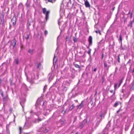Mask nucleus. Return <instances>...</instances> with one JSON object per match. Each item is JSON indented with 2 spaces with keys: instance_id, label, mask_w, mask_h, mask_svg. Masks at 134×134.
I'll use <instances>...</instances> for the list:
<instances>
[{
  "instance_id": "44",
  "label": "nucleus",
  "mask_w": 134,
  "mask_h": 134,
  "mask_svg": "<svg viewBox=\"0 0 134 134\" xmlns=\"http://www.w3.org/2000/svg\"><path fill=\"white\" fill-rule=\"evenodd\" d=\"M42 120V119H40L39 118H38V121H41V120Z\"/></svg>"
},
{
  "instance_id": "36",
  "label": "nucleus",
  "mask_w": 134,
  "mask_h": 134,
  "mask_svg": "<svg viewBox=\"0 0 134 134\" xmlns=\"http://www.w3.org/2000/svg\"><path fill=\"white\" fill-rule=\"evenodd\" d=\"M132 75L133 76V77L134 78V69H133L132 71Z\"/></svg>"
},
{
  "instance_id": "22",
  "label": "nucleus",
  "mask_w": 134,
  "mask_h": 134,
  "mask_svg": "<svg viewBox=\"0 0 134 134\" xmlns=\"http://www.w3.org/2000/svg\"><path fill=\"white\" fill-rule=\"evenodd\" d=\"M123 79H121L119 81V85L118 87H119L121 85V83H122L123 81Z\"/></svg>"
},
{
  "instance_id": "43",
  "label": "nucleus",
  "mask_w": 134,
  "mask_h": 134,
  "mask_svg": "<svg viewBox=\"0 0 134 134\" xmlns=\"http://www.w3.org/2000/svg\"><path fill=\"white\" fill-rule=\"evenodd\" d=\"M103 116V114L102 113H101L100 115V116L102 117Z\"/></svg>"
},
{
  "instance_id": "54",
  "label": "nucleus",
  "mask_w": 134,
  "mask_h": 134,
  "mask_svg": "<svg viewBox=\"0 0 134 134\" xmlns=\"http://www.w3.org/2000/svg\"><path fill=\"white\" fill-rule=\"evenodd\" d=\"M115 9V7H113V10H114Z\"/></svg>"
},
{
  "instance_id": "25",
  "label": "nucleus",
  "mask_w": 134,
  "mask_h": 134,
  "mask_svg": "<svg viewBox=\"0 0 134 134\" xmlns=\"http://www.w3.org/2000/svg\"><path fill=\"white\" fill-rule=\"evenodd\" d=\"M14 62L15 63L18 64L19 63V61L17 59H15L14 60Z\"/></svg>"
},
{
  "instance_id": "38",
  "label": "nucleus",
  "mask_w": 134,
  "mask_h": 134,
  "mask_svg": "<svg viewBox=\"0 0 134 134\" xmlns=\"http://www.w3.org/2000/svg\"><path fill=\"white\" fill-rule=\"evenodd\" d=\"M97 70V69L96 68H94L93 69H92V71H94L95 72Z\"/></svg>"
},
{
  "instance_id": "40",
  "label": "nucleus",
  "mask_w": 134,
  "mask_h": 134,
  "mask_svg": "<svg viewBox=\"0 0 134 134\" xmlns=\"http://www.w3.org/2000/svg\"><path fill=\"white\" fill-rule=\"evenodd\" d=\"M48 2H53V0H48Z\"/></svg>"
},
{
  "instance_id": "11",
  "label": "nucleus",
  "mask_w": 134,
  "mask_h": 134,
  "mask_svg": "<svg viewBox=\"0 0 134 134\" xmlns=\"http://www.w3.org/2000/svg\"><path fill=\"white\" fill-rule=\"evenodd\" d=\"M131 93V91L129 90V91H128L126 95L124 94V97H125V98H126Z\"/></svg>"
},
{
  "instance_id": "33",
  "label": "nucleus",
  "mask_w": 134,
  "mask_h": 134,
  "mask_svg": "<svg viewBox=\"0 0 134 134\" xmlns=\"http://www.w3.org/2000/svg\"><path fill=\"white\" fill-rule=\"evenodd\" d=\"M47 85H46L44 86V88H43V91H45V90L47 88Z\"/></svg>"
},
{
  "instance_id": "15",
  "label": "nucleus",
  "mask_w": 134,
  "mask_h": 134,
  "mask_svg": "<svg viewBox=\"0 0 134 134\" xmlns=\"http://www.w3.org/2000/svg\"><path fill=\"white\" fill-rule=\"evenodd\" d=\"M132 86L131 89L132 90H134V81H133L131 84Z\"/></svg>"
},
{
  "instance_id": "12",
  "label": "nucleus",
  "mask_w": 134,
  "mask_h": 134,
  "mask_svg": "<svg viewBox=\"0 0 134 134\" xmlns=\"http://www.w3.org/2000/svg\"><path fill=\"white\" fill-rule=\"evenodd\" d=\"M13 48H14L16 44V40L15 38H14L13 40Z\"/></svg>"
},
{
  "instance_id": "34",
  "label": "nucleus",
  "mask_w": 134,
  "mask_h": 134,
  "mask_svg": "<svg viewBox=\"0 0 134 134\" xmlns=\"http://www.w3.org/2000/svg\"><path fill=\"white\" fill-rule=\"evenodd\" d=\"M23 102L22 101H21L20 102V104L21 105V106L23 108Z\"/></svg>"
},
{
  "instance_id": "5",
  "label": "nucleus",
  "mask_w": 134,
  "mask_h": 134,
  "mask_svg": "<svg viewBox=\"0 0 134 134\" xmlns=\"http://www.w3.org/2000/svg\"><path fill=\"white\" fill-rule=\"evenodd\" d=\"M41 130V131L43 132L44 133H46L48 131V130L46 129V128L45 127H43L42 128Z\"/></svg>"
},
{
  "instance_id": "3",
  "label": "nucleus",
  "mask_w": 134,
  "mask_h": 134,
  "mask_svg": "<svg viewBox=\"0 0 134 134\" xmlns=\"http://www.w3.org/2000/svg\"><path fill=\"white\" fill-rule=\"evenodd\" d=\"M22 89L25 91H26L28 90V88L26 85L24 84H23L22 86Z\"/></svg>"
},
{
  "instance_id": "21",
  "label": "nucleus",
  "mask_w": 134,
  "mask_h": 134,
  "mask_svg": "<svg viewBox=\"0 0 134 134\" xmlns=\"http://www.w3.org/2000/svg\"><path fill=\"white\" fill-rule=\"evenodd\" d=\"M134 20H133L132 21H131L130 23L129 24V25L131 27H132V25L133 23L134 22Z\"/></svg>"
},
{
  "instance_id": "48",
  "label": "nucleus",
  "mask_w": 134,
  "mask_h": 134,
  "mask_svg": "<svg viewBox=\"0 0 134 134\" xmlns=\"http://www.w3.org/2000/svg\"><path fill=\"white\" fill-rule=\"evenodd\" d=\"M62 113L63 114H64L65 113V111L64 110H63L62 111Z\"/></svg>"
},
{
  "instance_id": "31",
  "label": "nucleus",
  "mask_w": 134,
  "mask_h": 134,
  "mask_svg": "<svg viewBox=\"0 0 134 134\" xmlns=\"http://www.w3.org/2000/svg\"><path fill=\"white\" fill-rule=\"evenodd\" d=\"M27 80H28V77H27ZM33 78H32V77L31 78V80H29V81L31 82H32V80H33ZM29 81V80H28Z\"/></svg>"
},
{
  "instance_id": "64",
  "label": "nucleus",
  "mask_w": 134,
  "mask_h": 134,
  "mask_svg": "<svg viewBox=\"0 0 134 134\" xmlns=\"http://www.w3.org/2000/svg\"><path fill=\"white\" fill-rule=\"evenodd\" d=\"M71 0H69V2H70Z\"/></svg>"
},
{
  "instance_id": "39",
  "label": "nucleus",
  "mask_w": 134,
  "mask_h": 134,
  "mask_svg": "<svg viewBox=\"0 0 134 134\" xmlns=\"http://www.w3.org/2000/svg\"><path fill=\"white\" fill-rule=\"evenodd\" d=\"M125 91L123 89H122V92L124 94Z\"/></svg>"
},
{
  "instance_id": "26",
  "label": "nucleus",
  "mask_w": 134,
  "mask_h": 134,
  "mask_svg": "<svg viewBox=\"0 0 134 134\" xmlns=\"http://www.w3.org/2000/svg\"><path fill=\"white\" fill-rule=\"evenodd\" d=\"M118 104V102H116L114 104L113 106L114 107H116Z\"/></svg>"
},
{
  "instance_id": "29",
  "label": "nucleus",
  "mask_w": 134,
  "mask_h": 134,
  "mask_svg": "<svg viewBox=\"0 0 134 134\" xmlns=\"http://www.w3.org/2000/svg\"><path fill=\"white\" fill-rule=\"evenodd\" d=\"M104 67L105 68H106L107 67L108 65L107 63L105 62L104 63Z\"/></svg>"
},
{
  "instance_id": "8",
  "label": "nucleus",
  "mask_w": 134,
  "mask_h": 134,
  "mask_svg": "<svg viewBox=\"0 0 134 134\" xmlns=\"http://www.w3.org/2000/svg\"><path fill=\"white\" fill-rule=\"evenodd\" d=\"M85 5L86 7L89 8L90 7V5L88 1L87 0L85 1Z\"/></svg>"
},
{
  "instance_id": "62",
  "label": "nucleus",
  "mask_w": 134,
  "mask_h": 134,
  "mask_svg": "<svg viewBox=\"0 0 134 134\" xmlns=\"http://www.w3.org/2000/svg\"><path fill=\"white\" fill-rule=\"evenodd\" d=\"M81 126L82 127V126H83V125L82 126L81 125Z\"/></svg>"
},
{
  "instance_id": "55",
  "label": "nucleus",
  "mask_w": 134,
  "mask_h": 134,
  "mask_svg": "<svg viewBox=\"0 0 134 134\" xmlns=\"http://www.w3.org/2000/svg\"><path fill=\"white\" fill-rule=\"evenodd\" d=\"M39 99H38V100H37V103H37V102H38V101H39ZM36 104H37V103H36Z\"/></svg>"
},
{
  "instance_id": "4",
  "label": "nucleus",
  "mask_w": 134,
  "mask_h": 134,
  "mask_svg": "<svg viewBox=\"0 0 134 134\" xmlns=\"http://www.w3.org/2000/svg\"><path fill=\"white\" fill-rule=\"evenodd\" d=\"M50 111V110L49 109H44V114L45 115H47L48 114Z\"/></svg>"
},
{
  "instance_id": "18",
  "label": "nucleus",
  "mask_w": 134,
  "mask_h": 134,
  "mask_svg": "<svg viewBox=\"0 0 134 134\" xmlns=\"http://www.w3.org/2000/svg\"><path fill=\"white\" fill-rule=\"evenodd\" d=\"M127 15H130V18H132V13L131 12V10L129 11L128 14Z\"/></svg>"
},
{
  "instance_id": "56",
  "label": "nucleus",
  "mask_w": 134,
  "mask_h": 134,
  "mask_svg": "<svg viewBox=\"0 0 134 134\" xmlns=\"http://www.w3.org/2000/svg\"><path fill=\"white\" fill-rule=\"evenodd\" d=\"M29 10H28L27 11V14H28V13H29Z\"/></svg>"
},
{
  "instance_id": "41",
  "label": "nucleus",
  "mask_w": 134,
  "mask_h": 134,
  "mask_svg": "<svg viewBox=\"0 0 134 134\" xmlns=\"http://www.w3.org/2000/svg\"><path fill=\"white\" fill-rule=\"evenodd\" d=\"M47 31H44V34L45 35H47Z\"/></svg>"
},
{
  "instance_id": "57",
  "label": "nucleus",
  "mask_w": 134,
  "mask_h": 134,
  "mask_svg": "<svg viewBox=\"0 0 134 134\" xmlns=\"http://www.w3.org/2000/svg\"><path fill=\"white\" fill-rule=\"evenodd\" d=\"M127 129H128V128H125V129L126 130H127Z\"/></svg>"
},
{
  "instance_id": "47",
  "label": "nucleus",
  "mask_w": 134,
  "mask_h": 134,
  "mask_svg": "<svg viewBox=\"0 0 134 134\" xmlns=\"http://www.w3.org/2000/svg\"><path fill=\"white\" fill-rule=\"evenodd\" d=\"M104 57V55L103 54H102V59Z\"/></svg>"
},
{
  "instance_id": "9",
  "label": "nucleus",
  "mask_w": 134,
  "mask_h": 134,
  "mask_svg": "<svg viewBox=\"0 0 134 134\" xmlns=\"http://www.w3.org/2000/svg\"><path fill=\"white\" fill-rule=\"evenodd\" d=\"M83 106V101H82L81 104L77 106V108L78 109H80Z\"/></svg>"
},
{
  "instance_id": "1",
  "label": "nucleus",
  "mask_w": 134,
  "mask_h": 134,
  "mask_svg": "<svg viewBox=\"0 0 134 134\" xmlns=\"http://www.w3.org/2000/svg\"><path fill=\"white\" fill-rule=\"evenodd\" d=\"M42 12L43 13L46 15L45 20L47 21L48 19L50 11L49 10L47 11L46 8H44L42 9Z\"/></svg>"
},
{
  "instance_id": "61",
  "label": "nucleus",
  "mask_w": 134,
  "mask_h": 134,
  "mask_svg": "<svg viewBox=\"0 0 134 134\" xmlns=\"http://www.w3.org/2000/svg\"><path fill=\"white\" fill-rule=\"evenodd\" d=\"M75 101H76V102H77V100H76Z\"/></svg>"
},
{
  "instance_id": "13",
  "label": "nucleus",
  "mask_w": 134,
  "mask_h": 134,
  "mask_svg": "<svg viewBox=\"0 0 134 134\" xmlns=\"http://www.w3.org/2000/svg\"><path fill=\"white\" fill-rule=\"evenodd\" d=\"M57 57H55V55H54V57L53 59V64L54 65L55 63H56L57 61Z\"/></svg>"
},
{
  "instance_id": "58",
  "label": "nucleus",
  "mask_w": 134,
  "mask_h": 134,
  "mask_svg": "<svg viewBox=\"0 0 134 134\" xmlns=\"http://www.w3.org/2000/svg\"><path fill=\"white\" fill-rule=\"evenodd\" d=\"M81 12L82 13H83V11H82L81 10Z\"/></svg>"
},
{
  "instance_id": "52",
  "label": "nucleus",
  "mask_w": 134,
  "mask_h": 134,
  "mask_svg": "<svg viewBox=\"0 0 134 134\" xmlns=\"http://www.w3.org/2000/svg\"><path fill=\"white\" fill-rule=\"evenodd\" d=\"M52 79V78H51V77H50L49 78V80H50V79L51 80Z\"/></svg>"
},
{
  "instance_id": "30",
  "label": "nucleus",
  "mask_w": 134,
  "mask_h": 134,
  "mask_svg": "<svg viewBox=\"0 0 134 134\" xmlns=\"http://www.w3.org/2000/svg\"><path fill=\"white\" fill-rule=\"evenodd\" d=\"M119 55L118 56V62L119 63H120V57H119Z\"/></svg>"
},
{
  "instance_id": "7",
  "label": "nucleus",
  "mask_w": 134,
  "mask_h": 134,
  "mask_svg": "<svg viewBox=\"0 0 134 134\" xmlns=\"http://www.w3.org/2000/svg\"><path fill=\"white\" fill-rule=\"evenodd\" d=\"M11 22L12 23L13 25H15L16 24V18L15 17H13L11 19Z\"/></svg>"
},
{
  "instance_id": "16",
  "label": "nucleus",
  "mask_w": 134,
  "mask_h": 134,
  "mask_svg": "<svg viewBox=\"0 0 134 134\" xmlns=\"http://www.w3.org/2000/svg\"><path fill=\"white\" fill-rule=\"evenodd\" d=\"M121 49L123 50H125L127 48L125 46H124L123 47H122V44H121Z\"/></svg>"
},
{
  "instance_id": "10",
  "label": "nucleus",
  "mask_w": 134,
  "mask_h": 134,
  "mask_svg": "<svg viewBox=\"0 0 134 134\" xmlns=\"http://www.w3.org/2000/svg\"><path fill=\"white\" fill-rule=\"evenodd\" d=\"M30 2L29 1V0H27V2L25 4L27 8H29L30 7Z\"/></svg>"
},
{
  "instance_id": "27",
  "label": "nucleus",
  "mask_w": 134,
  "mask_h": 134,
  "mask_svg": "<svg viewBox=\"0 0 134 134\" xmlns=\"http://www.w3.org/2000/svg\"><path fill=\"white\" fill-rule=\"evenodd\" d=\"M91 49H89L88 52V54H89L90 55H91Z\"/></svg>"
},
{
  "instance_id": "35",
  "label": "nucleus",
  "mask_w": 134,
  "mask_h": 134,
  "mask_svg": "<svg viewBox=\"0 0 134 134\" xmlns=\"http://www.w3.org/2000/svg\"><path fill=\"white\" fill-rule=\"evenodd\" d=\"M117 83H115V84L114 85V88L115 89H116L117 88Z\"/></svg>"
},
{
  "instance_id": "42",
  "label": "nucleus",
  "mask_w": 134,
  "mask_h": 134,
  "mask_svg": "<svg viewBox=\"0 0 134 134\" xmlns=\"http://www.w3.org/2000/svg\"><path fill=\"white\" fill-rule=\"evenodd\" d=\"M131 61V59L129 60V61L127 63V64H129V63H130Z\"/></svg>"
},
{
  "instance_id": "20",
  "label": "nucleus",
  "mask_w": 134,
  "mask_h": 134,
  "mask_svg": "<svg viewBox=\"0 0 134 134\" xmlns=\"http://www.w3.org/2000/svg\"><path fill=\"white\" fill-rule=\"evenodd\" d=\"M41 65V64L40 63H37L36 64V66L37 68H38Z\"/></svg>"
},
{
  "instance_id": "49",
  "label": "nucleus",
  "mask_w": 134,
  "mask_h": 134,
  "mask_svg": "<svg viewBox=\"0 0 134 134\" xmlns=\"http://www.w3.org/2000/svg\"><path fill=\"white\" fill-rule=\"evenodd\" d=\"M19 130H20V131H21V130H22V129L21 127H20L19 128Z\"/></svg>"
},
{
  "instance_id": "19",
  "label": "nucleus",
  "mask_w": 134,
  "mask_h": 134,
  "mask_svg": "<svg viewBox=\"0 0 134 134\" xmlns=\"http://www.w3.org/2000/svg\"><path fill=\"white\" fill-rule=\"evenodd\" d=\"M30 113H31V115H33L34 114H36V115H38V114H36V113H34L33 112V110H31L30 111Z\"/></svg>"
},
{
  "instance_id": "60",
  "label": "nucleus",
  "mask_w": 134,
  "mask_h": 134,
  "mask_svg": "<svg viewBox=\"0 0 134 134\" xmlns=\"http://www.w3.org/2000/svg\"><path fill=\"white\" fill-rule=\"evenodd\" d=\"M117 69V67H116V70Z\"/></svg>"
},
{
  "instance_id": "24",
  "label": "nucleus",
  "mask_w": 134,
  "mask_h": 134,
  "mask_svg": "<svg viewBox=\"0 0 134 134\" xmlns=\"http://www.w3.org/2000/svg\"><path fill=\"white\" fill-rule=\"evenodd\" d=\"M34 52L33 50L29 49L28 51L29 52L30 54H32Z\"/></svg>"
},
{
  "instance_id": "37",
  "label": "nucleus",
  "mask_w": 134,
  "mask_h": 134,
  "mask_svg": "<svg viewBox=\"0 0 134 134\" xmlns=\"http://www.w3.org/2000/svg\"><path fill=\"white\" fill-rule=\"evenodd\" d=\"M71 107H72V108H69V110H71L74 108V105L73 104H72V105H71Z\"/></svg>"
},
{
  "instance_id": "28",
  "label": "nucleus",
  "mask_w": 134,
  "mask_h": 134,
  "mask_svg": "<svg viewBox=\"0 0 134 134\" xmlns=\"http://www.w3.org/2000/svg\"><path fill=\"white\" fill-rule=\"evenodd\" d=\"M95 32L97 33H98L100 34V35H101V32L100 30H96L95 31Z\"/></svg>"
},
{
  "instance_id": "53",
  "label": "nucleus",
  "mask_w": 134,
  "mask_h": 134,
  "mask_svg": "<svg viewBox=\"0 0 134 134\" xmlns=\"http://www.w3.org/2000/svg\"><path fill=\"white\" fill-rule=\"evenodd\" d=\"M22 5H22H22V4L21 3H20V4H19V5Z\"/></svg>"
},
{
  "instance_id": "45",
  "label": "nucleus",
  "mask_w": 134,
  "mask_h": 134,
  "mask_svg": "<svg viewBox=\"0 0 134 134\" xmlns=\"http://www.w3.org/2000/svg\"><path fill=\"white\" fill-rule=\"evenodd\" d=\"M29 35H27V37H26V40H27L29 38Z\"/></svg>"
},
{
  "instance_id": "17",
  "label": "nucleus",
  "mask_w": 134,
  "mask_h": 134,
  "mask_svg": "<svg viewBox=\"0 0 134 134\" xmlns=\"http://www.w3.org/2000/svg\"><path fill=\"white\" fill-rule=\"evenodd\" d=\"M120 38L119 40V42H120L121 44H122V38L121 35L120 34L119 36Z\"/></svg>"
},
{
  "instance_id": "51",
  "label": "nucleus",
  "mask_w": 134,
  "mask_h": 134,
  "mask_svg": "<svg viewBox=\"0 0 134 134\" xmlns=\"http://www.w3.org/2000/svg\"><path fill=\"white\" fill-rule=\"evenodd\" d=\"M1 95H2V96H3V93H1Z\"/></svg>"
},
{
  "instance_id": "14",
  "label": "nucleus",
  "mask_w": 134,
  "mask_h": 134,
  "mask_svg": "<svg viewBox=\"0 0 134 134\" xmlns=\"http://www.w3.org/2000/svg\"><path fill=\"white\" fill-rule=\"evenodd\" d=\"M67 89V88L65 87L64 86H62V90H63V91L64 92V91H66Z\"/></svg>"
},
{
  "instance_id": "59",
  "label": "nucleus",
  "mask_w": 134,
  "mask_h": 134,
  "mask_svg": "<svg viewBox=\"0 0 134 134\" xmlns=\"http://www.w3.org/2000/svg\"><path fill=\"white\" fill-rule=\"evenodd\" d=\"M96 49H95V52H96Z\"/></svg>"
},
{
  "instance_id": "63",
  "label": "nucleus",
  "mask_w": 134,
  "mask_h": 134,
  "mask_svg": "<svg viewBox=\"0 0 134 134\" xmlns=\"http://www.w3.org/2000/svg\"><path fill=\"white\" fill-rule=\"evenodd\" d=\"M78 134V133H76V134Z\"/></svg>"
},
{
  "instance_id": "32",
  "label": "nucleus",
  "mask_w": 134,
  "mask_h": 134,
  "mask_svg": "<svg viewBox=\"0 0 134 134\" xmlns=\"http://www.w3.org/2000/svg\"><path fill=\"white\" fill-rule=\"evenodd\" d=\"M73 40L74 42H76L77 41V39L75 37H74Z\"/></svg>"
},
{
  "instance_id": "23",
  "label": "nucleus",
  "mask_w": 134,
  "mask_h": 134,
  "mask_svg": "<svg viewBox=\"0 0 134 134\" xmlns=\"http://www.w3.org/2000/svg\"><path fill=\"white\" fill-rule=\"evenodd\" d=\"M74 65L75 66L76 68H80V66L77 64H74Z\"/></svg>"
},
{
  "instance_id": "46",
  "label": "nucleus",
  "mask_w": 134,
  "mask_h": 134,
  "mask_svg": "<svg viewBox=\"0 0 134 134\" xmlns=\"http://www.w3.org/2000/svg\"><path fill=\"white\" fill-rule=\"evenodd\" d=\"M110 92L111 93H113V90H110Z\"/></svg>"
},
{
  "instance_id": "2",
  "label": "nucleus",
  "mask_w": 134,
  "mask_h": 134,
  "mask_svg": "<svg viewBox=\"0 0 134 134\" xmlns=\"http://www.w3.org/2000/svg\"><path fill=\"white\" fill-rule=\"evenodd\" d=\"M31 126V125L28 122H26L25 124L24 127V129H26L30 127Z\"/></svg>"
},
{
  "instance_id": "50",
  "label": "nucleus",
  "mask_w": 134,
  "mask_h": 134,
  "mask_svg": "<svg viewBox=\"0 0 134 134\" xmlns=\"http://www.w3.org/2000/svg\"><path fill=\"white\" fill-rule=\"evenodd\" d=\"M58 25H60V22H59V20H58Z\"/></svg>"
},
{
  "instance_id": "6",
  "label": "nucleus",
  "mask_w": 134,
  "mask_h": 134,
  "mask_svg": "<svg viewBox=\"0 0 134 134\" xmlns=\"http://www.w3.org/2000/svg\"><path fill=\"white\" fill-rule=\"evenodd\" d=\"M92 37L91 36H90L88 39V41L89 42V45L90 46L92 44Z\"/></svg>"
}]
</instances>
